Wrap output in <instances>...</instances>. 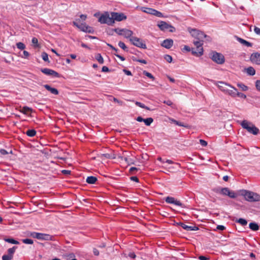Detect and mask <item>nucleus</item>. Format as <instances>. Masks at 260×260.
<instances>
[{"label": "nucleus", "mask_w": 260, "mask_h": 260, "mask_svg": "<svg viewBox=\"0 0 260 260\" xmlns=\"http://www.w3.org/2000/svg\"><path fill=\"white\" fill-rule=\"evenodd\" d=\"M237 85L243 91H246L248 90V87L242 83H238Z\"/></svg>", "instance_id": "nucleus-26"}, {"label": "nucleus", "mask_w": 260, "mask_h": 260, "mask_svg": "<svg viewBox=\"0 0 260 260\" xmlns=\"http://www.w3.org/2000/svg\"><path fill=\"white\" fill-rule=\"evenodd\" d=\"M93 32V29L92 27L88 26V27L87 28V30H86L85 32L92 33Z\"/></svg>", "instance_id": "nucleus-49"}, {"label": "nucleus", "mask_w": 260, "mask_h": 260, "mask_svg": "<svg viewBox=\"0 0 260 260\" xmlns=\"http://www.w3.org/2000/svg\"><path fill=\"white\" fill-rule=\"evenodd\" d=\"M0 153L3 155H5L8 154L9 153L7 150H6L4 149H1L0 150Z\"/></svg>", "instance_id": "nucleus-48"}, {"label": "nucleus", "mask_w": 260, "mask_h": 260, "mask_svg": "<svg viewBox=\"0 0 260 260\" xmlns=\"http://www.w3.org/2000/svg\"><path fill=\"white\" fill-rule=\"evenodd\" d=\"M211 59L213 61L220 64L223 63L225 61L224 56L222 54L216 52H213L211 53Z\"/></svg>", "instance_id": "nucleus-9"}, {"label": "nucleus", "mask_w": 260, "mask_h": 260, "mask_svg": "<svg viewBox=\"0 0 260 260\" xmlns=\"http://www.w3.org/2000/svg\"><path fill=\"white\" fill-rule=\"evenodd\" d=\"M143 74L146 76L148 77V78H149L150 79H152V80H154V76L151 73L147 72L146 71H144L143 72Z\"/></svg>", "instance_id": "nucleus-36"}, {"label": "nucleus", "mask_w": 260, "mask_h": 260, "mask_svg": "<svg viewBox=\"0 0 260 260\" xmlns=\"http://www.w3.org/2000/svg\"><path fill=\"white\" fill-rule=\"evenodd\" d=\"M241 195L244 197L246 201L249 202L260 201V195L251 191L243 190L241 191Z\"/></svg>", "instance_id": "nucleus-1"}, {"label": "nucleus", "mask_w": 260, "mask_h": 260, "mask_svg": "<svg viewBox=\"0 0 260 260\" xmlns=\"http://www.w3.org/2000/svg\"><path fill=\"white\" fill-rule=\"evenodd\" d=\"M249 228L254 231H257L259 229L258 224L254 222H251L249 224Z\"/></svg>", "instance_id": "nucleus-24"}, {"label": "nucleus", "mask_w": 260, "mask_h": 260, "mask_svg": "<svg viewBox=\"0 0 260 260\" xmlns=\"http://www.w3.org/2000/svg\"><path fill=\"white\" fill-rule=\"evenodd\" d=\"M172 121L175 123L176 124V125H179V126H183V127H187V126L184 124L183 123L180 122H179L176 120H172Z\"/></svg>", "instance_id": "nucleus-40"}, {"label": "nucleus", "mask_w": 260, "mask_h": 260, "mask_svg": "<svg viewBox=\"0 0 260 260\" xmlns=\"http://www.w3.org/2000/svg\"><path fill=\"white\" fill-rule=\"evenodd\" d=\"M181 226L183 229L187 231H197L199 229L196 226H189L183 223H181Z\"/></svg>", "instance_id": "nucleus-20"}, {"label": "nucleus", "mask_w": 260, "mask_h": 260, "mask_svg": "<svg viewBox=\"0 0 260 260\" xmlns=\"http://www.w3.org/2000/svg\"><path fill=\"white\" fill-rule=\"evenodd\" d=\"M153 119L151 117L144 119V121H143L145 125L147 126H149L153 122Z\"/></svg>", "instance_id": "nucleus-33"}, {"label": "nucleus", "mask_w": 260, "mask_h": 260, "mask_svg": "<svg viewBox=\"0 0 260 260\" xmlns=\"http://www.w3.org/2000/svg\"><path fill=\"white\" fill-rule=\"evenodd\" d=\"M112 31H114L116 32L118 35L122 36L126 39L131 38L133 35V31L131 30L126 28H114L111 30Z\"/></svg>", "instance_id": "nucleus-4"}, {"label": "nucleus", "mask_w": 260, "mask_h": 260, "mask_svg": "<svg viewBox=\"0 0 260 260\" xmlns=\"http://www.w3.org/2000/svg\"><path fill=\"white\" fill-rule=\"evenodd\" d=\"M141 10L144 13L151 14L153 15V13L154 12L155 9L150 8H147V7H142L141 8Z\"/></svg>", "instance_id": "nucleus-21"}, {"label": "nucleus", "mask_w": 260, "mask_h": 260, "mask_svg": "<svg viewBox=\"0 0 260 260\" xmlns=\"http://www.w3.org/2000/svg\"><path fill=\"white\" fill-rule=\"evenodd\" d=\"M241 125L243 128L246 129L248 132L254 135H256L259 133V129L252 122L247 120H243L241 123Z\"/></svg>", "instance_id": "nucleus-2"}, {"label": "nucleus", "mask_w": 260, "mask_h": 260, "mask_svg": "<svg viewBox=\"0 0 260 260\" xmlns=\"http://www.w3.org/2000/svg\"><path fill=\"white\" fill-rule=\"evenodd\" d=\"M98 21L101 24H107L108 25H113L114 21L112 18L111 13L105 12L99 17Z\"/></svg>", "instance_id": "nucleus-3"}, {"label": "nucleus", "mask_w": 260, "mask_h": 260, "mask_svg": "<svg viewBox=\"0 0 260 260\" xmlns=\"http://www.w3.org/2000/svg\"><path fill=\"white\" fill-rule=\"evenodd\" d=\"M203 40L194 41L193 43L196 46V49H192V53L197 56H201L203 54V48L202 47Z\"/></svg>", "instance_id": "nucleus-8"}, {"label": "nucleus", "mask_w": 260, "mask_h": 260, "mask_svg": "<svg viewBox=\"0 0 260 260\" xmlns=\"http://www.w3.org/2000/svg\"><path fill=\"white\" fill-rule=\"evenodd\" d=\"M236 222L240 223L242 226L246 225L247 224V220L243 218H239V219H236Z\"/></svg>", "instance_id": "nucleus-29"}, {"label": "nucleus", "mask_w": 260, "mask_h": 260, "mask_svg": "<svg viewBox=\"0 0 260 260\" xmlns=\"http://www.w3.org/2000/svg\"><path fill=\"white\" fill-rule=\"evenodd\" d=\"M220 83L221 84H225L233 89V90H230L226 88H221V91H223L226 94H229L232 97H235L237 95V89L235 87H234V86L229 84L224 83V82H220Z\"/></svg>", "instance_id": "nucleus-12"}, {"label": "nucleus", "mask_w": 260, "mask_h": 260, "mask_svg": "<svg viewBox=\"0 0 260 260\" xmlns=\"http://www.w3.org/2000/svg\"><path fill=\"white\" fill-rule=\"evenodd\" d=\"M118 46H119V47H120L121 48H122L124 50H127V47H126V45L122 42L120 41L118 43Z\"/></svg>", "instance_id": "nucleus-39"}, {"label": "nucleus", "mask_w": 260, "mask_h": 260, "mask_svg": "<svg viewBox=\"0 0 260 260\" xmlns=\"http://www.w3.org/2000/svg\"><path fill=\"white\" fill-rule=\"evenodd\" d=\"M137 121H138V122H143V121H144V119L141 116H139L136 119Z\"/></svg>", "instance_id": "nucleus-61"}, {"label": "nucleus", "mask_w": 260, "mask_h": 260, "mask_svg": "<svg viewBox=\"0 0 260 260\" xmlns=\"http://www.w3.org/2000/svg\"><path fill=\"white\" fill-rule=\"evenodd\" d=\"M29 236L34 238H36L41 240H53V237L51 235L47 234L37 232H31L29 234Z\"/></svg>", "instance_id": "nucleus-5"}, {"label": "nucleus", "mask_w": 260, "mask_h": 260, "mask_svg": "<svg viewBox=\"0 0 260 260\" xmlns=\"http://www.w3.org/2000/svg\"><path fill=\"white\" fill-rule=\"evenodd\" d=\"M42 58L45 61H48V55L46 52L42 53Z\"/></svg>", "instance_id": "nucleus-41"}, {"label": "nucleus", "mask_w": 260, "mask_h": 260, "mask_svg": "<svg viewBox=\"0 0 260 260\" xmlns=\"http://www.w3.org/2000/svg\"><path fill=\"white\" fill-rule=\"evenodd\" d=\"M12 257L8 254H5L2 256L3 260H11L12 259Z\"/></svg>", "instance_id": "nucleus-42"}, {"label": "nucleus", "mask_w": 260, "mask_h": 260, "mask_svg": "<svg viewBox=\"0 0 260 260\" xmlns=\"http://www.w3.org/2000/svg\"><path fill=\"white\" fill-rule=\"evenodd\" d=\"M237 40L241 44H243V45H245V46H246L247 47H251L252 46V44L250 42H248V41H246V40H244L243 39H241L240 38H237Z\"/></svg>", "instance_id": "nucleus-22"}, {"label": "nucleus", "mask_w": 260, "mask_h": 260, "mask_svg": "<svg viewBox=\"0 0 260 260\" xmlns=\"http://www.w3.org/2000/svg\"><path fill=\"white\" fill-rule=\"evenodd\" d=\"M236 96H238L241 98H243V99H246V95L242 93V92H237V95Z\"/></svg>", "instance_id": "nucleus-44"}, {"label": "nucleus", "mask_w": 260, "mask_h": 260, "mask_svg": "<svg viewBox=\"0 0 260 260\" xmlns=\"http://www.w3.org/2000/svg\"><path fill=\"white\" fill-rule=\"evenodd\" d=\"M61 172L62 174H63L64 175H69V174H70V173H71L70 171L67 170H63L61 171Z\"/></svg>", "instance_id": "nucleus-54"}, {"label": "nucleus", "mask_w": 260, "mask_h": 260, "mask_svg": "<svg viewBox=\"0 0 260 260\" xmlns=\"http://www.w3.org/2000/svg\"><path fill=\"white\" fill-rule=\"evenodd\" d=\"M17 47L20 49V50H23L25 48V45L21 42H18L16 44Z\"/></svg>", "instance_id": "nucleus-35"}, {"label": "nucleus", "mask_w": 260, "mask_h": 260, "mask_svg": "<svg viewBox=\"0 0 260 260\" xmlns=\"http://www.w3.org/2000/svg\"><path fill=\"white\" fill-rule=\"evenodd\" d=\"M131 179L132 180H133V181H135V182H139V179H138V178L137 177H136V176H133V177H131Z\"/></svg>", "instance_id": "nucleus-60"}, {"label": "nucleus", "mask_w": 260, "mask_h": 260, "mask_svg": "<svg viewBox=\"0 0 260 260\" xmlns=\"http://www.w3.org/2000/svg\"><path fill=\"white\" fill-rule=\"evenodd\" d=\"M157 26L162 31L168 30L170 32H173L175 30V28L173 26L163 21H159L157 23Z\"/></svg>", "instance_id": "nucleus-11"}, {"label": "nucleus", "mask_w": 260, "mask_h": 260, "mask_svg": "<svg viewBox=\"0 0 260 260\" xmlns=\"http://www.w3.org/2000/svg\"><path fill=\"white\" fill-rule=\"evenodd\" d=\"M173 44V41L172 39L165 40L161 43V46L167 49H170Z\"/></svg>", "instance_id": "nucleus-17"}, {"label": "nucleus", "mask_w": 260, "mask_h": 260, "mask_svg": "<svg viewBox=\"0 0 260 260\" xmlns=\"http://www.w3.org/2000/svg\"><path fill=\"white\" fill-rule=\"evenodd\" d=\"M20 112L23 113L24 114H27L28 112H32V110L31 108L25 106L23 107L21 110H20Z\"/></svg>", "instance_id": "nucleus-27"}, {"label": "nucleus", "mask_w": 260, "mask_h": 260, "mask_svg": "<svg viewBox=\"0 0 260 260\" xmlns=\"http://www.w3.org/2000/svg\"><path fill=\"white\" fill-rule=\"evenodd\" d=\"M164 103L170 106H172L173 104V103L170 100L164 101Z\"/></svg>", "instance_id": "nucleus-52"}, {"label": "nucleus", "mask_w": 260, "mask_h": 260, "mask_svg": "<svg viewBox=\"0 0 260 260\" xmlns=\"http://www.w3.org/2000/svg\"><path fill=\"white\" fill-rule=\"evenodd\" d=\"M22 242L26 244H32L33 240L30 239H24L22 240Z\"/></svg>", "instance_id": "nucleus-38"}, {"label": "nucleus", "mask_w": 260, "mask_h": 260, "mask_svg": "<svg viewBox=\"0 0 260 260\" xmlns=\"http://www.w3.org/2000/svg\"><path fill=\"white\" fill-rule=\"evenodd\" d=\"M128 256L132 258H134L136 257V254L134 252H130L128 254Z\"/></svg>", "instance_id": "nucleus-63"}, {"label": "nucleus", "mask_w": 260, "mask_h": 260, "mask_svg": "<svg viewBox=\"0 0 260 260\" xmlns=\"http://www.w3.org/2000/svg\"><path fill=\"white\" fill-rule=\"evenodd\" d=\"M164 58L168 62H171L172 61V57L170 55H165Z\"/></svg>", "instance_id": "nucleus-43"}, {"label": "nucleus", "mask_w": 260, "mask_h": 260, "mask_svg": "<svg viewBox=\"0 0 260 260\" xmlns=\"http://www.w3.org/2000/svg\"><path fill=\"white\" fill-rule=\"evenodd\" d=\"M153 15L157 16L158 17L162 18L164 17V15L162 13H161L160 12L156 10H154Z\"/></svg>", "instance_id": "nucleus-37"}, {"label": "nucleus", "mask_w": 260, "mask_h": 260, "mask_svg": "<svg viewBox=\"0 0 260 260\" xmlns=\"http://www.w3.org/2000/svg\"><path fill=\"white\" fill-rule=\"evenodd\" d=\"M112 18L115 21H121L126 19V16L122 13L111 12Z\"/></svg>", "instance_id": "nucleus-13"}, {"label": "nucleus", "mask_w": 260, "mask_h": 260, "mask_svg": "<svg viewBox=\"0 0 260 260\" xmlns=\"http://www.w3.org/2000/svg\"><path fill=\"white\" fill-rule=\"evenodd\" d=\"M41 72L45 74V75H48V76H52L53 77H58L59 74L58 73L55 72V71L48 69V68H44L41 69Z\"/></svg>", "instance_id": "nucleus-14"}, {"label": "nucleus", "mask_w": 260, "mask_h": 260, "mask_svg": "<svg viewBox=\"0 0 260 260\" xmlns=\"http://www.w3.org/2000/svg\"><path fill=\"white\" fill-rule=\"evenodd\" d=\"M97 181V178L94 176H89L86 178V182L89 184H94Z\"/></svg>", "instance_id": "nucleus-23"}, {"label": "nucleus", "mask_w": 260, "mask_h": 260, "mask_svg": "<svg viewBox=\"0 0 260 260\" xmlns=\"http://www.w3.org/2000/svg\"><path fill=\"white\" fill-rule=\"evenodd\" d=\"M23 55L22 57L27 58L29 56V53L27 51H23Z\"/></svg>", "instance_id": "nucleus-50"}, {"label": "nucleus", "mask_w": 260, "mask_h": 260, "mask_svg": "<svg viewBox=\"0 0 260 260\" xmlns=\"http://www.w3.org/2000/svg\"><path fill=\"white\" fill-rule=\"evenodd\" d=\"M103 156L104 157H105V158H111L112 157H111V155L110 154H108V153H106V154H103Z\"/></svg>", "instance_id": "nucleus-64"}, {"label": "nucleus", "mask_w": 260, "mask_h": 260, "mask_svg": "<svg viewBox=\"0 0 260 260\" xmlns=\"http://www.w3.org/2000/svg\"><path fill=\"white\" fill-rule=\"evenodd\" d=\"M17 247L14 246L12 248H9L8 250V254L11 256V257H13V254L15 252L16 249H17Z\"/></svg>", "instance_id": "nucleus-28"}, {"label": "nucleus", "mask_w": 260, "mask_h": 260, "mask_svg": "<svg viewBox=\"0 0 260 260\" xmlns=\"http://www.w3.org/2000/svg\"><path fill=\"white\" fill-rule=\"evenodd\" d=\"M216 229L218 230H220V231H223L224 230L225 228L223 226V225H218Z\"/></svg>", "instance_id": "nucleus-53"}, {"label": "nucleus", "mask_w": 260, "mask_h": 260, "mask_svg": "<svg viewBox=\"0 0 260 260\" xmlns=\"http://www.w3.org/2000/svg\"><path fill=\"white\" fill-rule=\"evenodd\" d=\"M116 57H118L119 59H120L122 61H124L125 60V58L123 57V56L116 53H113Z\"/></svg>", "instance_id": "nucleus-51"}, {"label": "nucleus", "mask_w": 260, "mask_h": 260, "mask_svg": "<svg viewBox=\"0 0 260 260\" xmlns=\"http://www.w3.org/2000/svg\"><path fill=\"white\" fill-rule=\"evenodd\" d=\"M113 101L116 102V103H117L118 104H119L120 105H122V104H123V102L121 101H119V100H118V99H117L116 98H113Z\"/></svg>", "instance_id": "nucleus-55"}, {"label": "nucleus", "mask_w": 260, "mask_h": 260, "mask_svg": "<svg viewBox=\"0 0 260 260\" xmlns=\"http://www.w3.org/2000/svg\"><path fill=\"white\" fill-rule=\"evenodd\" d=\"M4 240L8 243L13 244H19V243L18 241H16L12 238H6Z\"/></svg>", "instance_id": "nucleus-30"}, {"label": "nucleus", "mask_w": 260, "mask_h": 260, "mask_svg": "<svg viewBox=\"0 0 260 260\" xmlns=\"http://www.w3.org/2000/svg\"><path fill=\"white\" fill-rule=\"evenodd\" d=\"M135 104L142 108L148 110H150V108L147 106H146L144 104L139 102H136Z\"/></svg>", "instance_id": "nucleus-34"}, {"label": "nucleus", "mask_w": 260, "mask_h": 260, "mask_svg": "<svg viewBox=\"0 0 260 260\" xmlns=\"http://www.w3.org/2000/svg\"><path fill=\"white\" fill-rule=\"evenodd\" d=\"M123 71L126 75H128V76L132 75V73L131 71H129L128 70H124Z\"/></svg>", "instance_id": "nucleus-62"}, {"label": "nucleus", "mask_w": 260, "mask_h": 260, "mask_svg": "<svg viewBox=\"0 0 260 260\" xmlns=\"http://www.w3.org/2000/svg\"><path fill=\"white\" fill-rule=\"evenodd\" d=\"M44 87L49 91H50L51 93L57 95L58 94V91L57 89L55 88L51 87L49 85L45 84L44 85Z\"/></svg>", "instance_id": "nucleus-19"}, {"label": "nucleus", "mask_w": 260, "mask_h": 260, "mask_svg": "<svg viewBox=\"0 0 260 260\" xmlns=\"http://www.w3.org/2000/svg\"><path fill=\"white\" fill-rule=\"evenodd\" d=\"M200 143L202 146L204 147L207 145V142L206 141L202 139L200 140Z\"/></svg>", "instance_id": "nucleus-45"}, {"label": "nucleus", "mask_w": 260, "mask_h": 260, "mask_svg": "<svg viewBox=\"0 0 260 260\" xmlns=\"http://www.w3.org/2000/svg\"><path fill=\"white\" fill-rule=\"evenodd\" d=\"M31 42L34 44H37L38 42V39L34 37L32 39Z\"/></svg>", "instance_id": "nucleus-58"}, {"label": "nucleus", "mask_w": 260, "mask_h": 260, "mask_svg": "<svg viewBox=\"0 0 260 260\" xmlns=\"http://www.w3.org/2000/svg\"><path fill=\"white\" fill-rule=\"evenodd\" d=\"M26 134L30 137H34L36 134V131L35 129H29L26 131Z\"/></svg>", "instance_id": "nucleus-31"}, {"label": "nucleus", "mask_w": 260, "mask_h": 260, "mask_svg": "<svg viewBox=\"0 0 260 260\" xmlns=\"http://www.w3.org/2000/svg\"><path fill=\"white\" fill-rule=\"evenodd\" d=\"M254 31L257 35H260V28H258V27H257L256 26H254Z\"/></svg>", "instance_id": "nucleus-46"}, {"label": "nucleus", "mask_w": 260, "mask_h": 260, "mask_svg": "<svg viewBox=\"0 0 260 260\" xmlns=\"http://www.w3.org/2000/svg\"><path fill=\"white\" fill-rule=\"evenodd\" d=\"M102 71L103 72H108L109 71V68L107 67L104 66L102 68Z\"/></svg>", "instance_id": "nucleus-56"}, {"label": "nucleus", "mask_w": 260, "mask_h": 260, "mask_svg": "<svg viewBox=\"0 0 260 260\" xmlns=\"http://www.w3.org/2000/svg\"><path fill=\"white\" fill-rule=\"evenodd\" d=\"M255 86H256V89L258 91H260V80H257L256 81Z\"/></svg>", "instance_id": "nucleus-47"}, {"label": "nucleus", "mask_w": 260, "mask_h": 260, "mask_svg": "<svg viewBox=\"0 0 260 260\" xmlns=\"http://www.w3.org/2000/svg\"><path fill=\"white\" fill-rule=\"evenodd\" d=\"M129 41L134 46L143 49L146 48V44L143 42V41L137 37H132L129 39Z\"/></svg>", "instance_id": "nucleus-10"}, {"label": "nucleus", "mask_w": 260, "mask_h": 260, "mask_svg": "<svg viewBox=\"0 0 260 260\" xmlns=\"http://www.w3.org/2000/svg\"><path fill=\"white\" fill-rule=\"evenodd\" d=\"M187 30L192 37L198 40H203L207 37L204 32L197 29L188 27Z\"/></svg>", "instance_id": "nucleus-6"}, {"label": "nucleus", "mask_w": 260, "mask_h": 260, "mask_svg": "<svg viewBox=\"0 0 260 260\" xmlns=\"http://www.w3.org/2000/svg\"><path fill=\"white\" fill-rule=\"evenodd\" d=\"M93 254L95 255H99V251H98V250L96 248H93Z\"/></svg>", "instance_id": "nucleus-57"}, {"label": "nucleus", "mask_w": 260, "mask_h": 260, "mask_svg": "<svg viewBox=\"0 0 260 260\" xmlns=\"http://www.w3.org/2000/svg\"><path fill=\"white\" fill-rule=\"evenodd\" d=\"M165 201L167 203L173 204L178 206L182 207V206H183L182 204L179 201L176 200L173 197H167L165 199Z\"/></svg>", "instance_id": "nucleus-15"}, {"label": "nucleus", "mask_w": 260, "mask_h": 260, "mask_svg": "<svg viewBox=\"0 0 260 260\" xmlns=\"http://www.w3.org/2000/svg\"><path fill=\"white\" fill-rule=\"evenodd\" d=\"M95 57L100 63L103 64L104 63V59L101 54L98 53L96 54Z\"/></svg>", "instance_id": "nucleus-32"}, {"label": "nucleus", "mask_w": 260, "mask_h": 260, "mask_svg": "<svg viewBox=\"0 0 260 260\" xmlns=\"http://www.w3.org/2000/svg\"><path fill=\"white\" fill-rule=\"evenodd\" d=\"M251 61L257 64H260V53L257 52L253 53L250 56Z\"/></svg>", "instance_id": "nucleus-16"}, {"label": "nucleus", "mask_w": 260, "mask_h": 260, "mask_svg": "<svg viewBox=\"0 0 260 260\" xmlns=\"http://www.w3.org/2000/svg\"><path fill=\"white\" fill-rule=\"evenodd\" d=\"M108 46H109L112 50H113L115 53H117L118 51V49L115 48L114 47H113L112 45H110L109 44H108Z\"/></svg>", "instance_id": "nucleus-59"}, {"label": "nucleus", "mask_w": 260, "mask_h": 260, "mask_svg": "<svg viewBox=\"0 0 260 260\" xmlns=\"http://www.w3.org/2000/svg\"><path fill=\"white\" fill-rule=\"evenodd\" d=\"M73 25L79 28L81 30L86 32L88 25H86L85 23H81V24H78L76 21L73 22Z\"/></svg>", "instance_id": "nucleus-18"}, {"label": "nucleus", "mask_w": 260, "mask_h": 260, "mask_svg": "<svg viewBox=\"0 0 260 260\" xmlns=\"http://www.w3.org/2000/svg\"><path fill=\"white\" fill-rule=\"evenodd\" d=\"M214 191L216 192H219L222 195L228 196L232 199H235L237 196V194L234 191L230 190L228 187L216 189Z\"/></svg>", "instance_id": "nucleus-7"}, {"label": "nucleus", "mask_w": 260, "mask_h": 260, "mask_svg": "<svg viewBox=\"0 0 260 260\" xmlns=\"http://www.w3.org/2000/svg\"><path fill=\"white\" fill-rule=\"evenodd\" d=\"M246 73L249 75L253 76L255 74V71L253 67H250L246 69Z\"/></svg>", "instance_id": "nucleus-25"}]
</instances>
